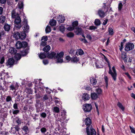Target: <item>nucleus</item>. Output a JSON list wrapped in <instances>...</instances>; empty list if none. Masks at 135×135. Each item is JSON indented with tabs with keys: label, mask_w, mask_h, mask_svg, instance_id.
Masks as SVG:
<instances>
[{
	"label": "nucleus",
	"mask_w": 135,
	"mask_h": 135,
	"mask_svg": "<svg viewBox=\"0 0 135 135\" xmlns=\"http://www.w3.org/2000/svg\"><path fill=\"white\" fill-rule=\"evenodd\" d=\"M85 124L87 126H89L91 124V122L90 119L88 117H87L85 119Z\"/></svg>",
	"instance_id": "obj_18"
},
{
	"label": "nucleus",
	"mask_w": 135,
	"mask_h": 135,
	"mask_svg": "<svg viewBox=\"0 0 135 135\" xmlns=\"http://www.w3.org/2000/svg\"><path fill=\"white\" fill-rule=\"evenodd\" d=\"M117 105L119 108L121 109L123 111H124V108L120 103L118 102L117 104Z\"/></svg>",
	"instance_id": "obj_32"
},
{
	"label": "nucleus",
	"mask_w": 135,
	"mask_h": 135,
	"mask_svg": "<svg viewBox=\"0 0 135 135\" xmlns=\"http://www.w3.org/2000/svg\"><path fill=\"white\" fill-rule=\"evenodd\" d=\"M40 101L38 100H36V106L37 107H39L38 106L39 105H40V108H42L43 107V105L41 103H40Z\"/></svg>",
	"instance_id": "obj_34"
},
{
	"label": "nucleus",
	"mask_w": 135,
	"mask_h": 135,
	"mask_svg": "<svg viewBox=\"0 0 135 135\" xmlns=\"http://www.w3.org/2000/svg\"><path fill=\"white\" fill-rule=\"evenodd\" d=\"M43 99L44 101L47 100L48 99V97L47 95H45L43 98Z\"/></svg>",
	"instance_id": "obj_60"
},
{
	"label": "nucleus",
	"mask_w": 135,
	"mask_h": 135,
	"mask_svg": "<svg viewBox=\"0 0 135 135\" xmlns=\"http://www.w3.org/2000/svg\"><path fill=\"white\" fill-rule=\"evenodd\" d=\"M15 122L18 125L20 124L21 123V120L20 118L18 117H16L15 119Z\"/></svg>",
	"instance_id": "obj_30"
},
{
	"label": "nucleus",
	"mask_w": 135,
	"mask_h": 135,
	"mask_svg": "<svg viewBox=\"0 0 135 135\" xmlns=\"http://www.w3.org/2000/svg\"><path fill=\"white\" fill-rule=\"evenodd\" d=\"M91 97L92 99L95 100L98 98V96L96 93H91Z\"/></svg>",
	"instance_id": "obj_24"
},
{
	"label": "nucleus",
	"mask_w": 135,
	"mask_h": 135,
	"mask_svg": "<svg viewBox=\"0 0 135 135\" xmlns=\"http://www.w3.org/2000/svg\"><path fill=\"white\" fill-rule=\"evenodd\" d=\"M124 73V74L130 79L131 80V77L128 72Z\"/></svg>",
	"instance_id": "obj_56"
},
{
	"label": "nucleus",
	"mask_w": 135,
	"mask_h": 135,
	"mask_svg": "<svg viewBox=\"0 0 135 135\" xmlns=\"http://www.w3.org/2000/svg\"><path fill=\"white\" fill-rule=\"evenodd\" d=\"M27 54V52L25 50H23L21 52V55L24 56L26 55Z\"/></svg>",
	"instance_id": "obj_44"
},
{
	"label": "nucleus",
	"mask_w": 135,
	"mask_h": 135,
	"mask_svg": "<svg viewBox=\"0 0 135 135\" xmlns=\"http://www.w3.org/2000/svg\"><path fill=\"white\" fill-rule=\"evenodd\" d=\"M123 6V4L122 3H119L118 5V9L119 10H120L122 8Z\"/></svg>",
	"instance_id": "obj_55"
},
{
	"label": "nucleus",
	"mask_w": 135,
	"mask_h": 135,
	"mask_svg": "<svg viewBox=\"0 0 135 135\" xmlns=\"http://www.w3.org/2000/svg\"><path fill=\"white\" fill-rule=\"evenodd\" d=\"M97 81L96 79L94 77H91L90 79V83L93 85H95L97 83Z\"/></svg>",
	"instance_id": "obj_16"
},
{
	"label": "nucleus",
	"mask_w": 135,
	"mask_h": 135,
	"mask_svg": "<svg viewBox=\"0 0 135 135\" xmlns=\"http://www.w3.org/2000/svg\"><path fill=\"white\" fill-rule=\"evenodd\" d=\"M29 29V27L28 25H24V31L26 32H28Z\"/></svg>",
	"instance_id": "obj_31"
},
{
	"label": "nucleus",
	"mask_w": 135,
	"mask_h": 135,
	"mask_svg": "<svg viewBox=\"0 0 135 135\" xmlns=\"http://www.w3.org/2000/svg\"><path fill=\"white\" fill-rule=\"evenodd\" d=\"M43 63L45 65L49 63L48 61L47 60H44L43 61Z\"/></svg>",
	"instance_id": "obj_61"
},
{
	"label": "nucleus",
	"mask_w": 135,
	"mask_h": 135,
	"mask_svg": "<svg viewBox=\"0 0 135 135\" xmlns=\"http://www.w3.org/2000/svg\"><path fill=\"white\" fill-rule=\"evenodd\" d=\"M39 57L41 59H43L46 57H47L46 56V53L44 52L43 53H41L40 54H38Z\"/></svg>",
	"instance_id": "obj_21"
},
{
	"label": "nucleus",
	"mask_w": 135,
	"mask_h": 135,
	"mask_svg": "<svg viewBox=\"0 0 135 135\" xmlns=\"http://www.w3.org/2000/svg\"><path fill=\"white\" fill-rule=\"evenodd\" d=\"M96 91L98 94H100L102 93V90L101 89L98 88L96 89Z\"/></svg>",
	"instance_id": "obj_47"
},
{
	"label": "nucleus",
	"mask_w": 135,
	"mask_h": 135,
	"mask_svg": "<svg viewBox=\"0 0 135 135\" xmlns=\"http://www.w3.org/2000/svg\"><path fill=\"white\" fill-rule=\"evenodd\" d=\"M109 73L110 74L113 79L114 81H115L116 80V77L117 76V73L116 70L115 69V67L114 66L112 68V69L113 72L111 69V67L109 65Z\"/></svg>",
	"instance_id": "obj_2"
},
{
	"label": "nucleus",
	"mask_w": 135,
	"mask_h": 135,
	"mask_svg": "<svg viewBox=\"0 0 135 135\" xmlns=\"http://www.w3.org/2000/svg\"><path fill=\"white\" fill-rule=\"evenodd\" d=\"M83 108L84 112H89L92 109V107L91 104L86 103L83 105Z\"/></svg>",
	"instance_id": "obj_6"
},
{
	"label": "nucleus",
	"mask_w": 135,
	"mask_h": 135,
	"mask_svg": "<svg viewBox=\"0 0 135 135\" xmlns=\"http://www.w3.org/2000/svg\"><path fill=\"white\" fill-rule=\"evenodd\" d=\"M20 128L17 126H13L11 128L10 131L11 133L15 134L17 131H18Z\"/></svg>",
	"instance_id": "obj_9"
},
{
	"label": "nucleus",
	"mask_w": 135,
	"mask_h": 135,
	"mask_svg": "<svg viewBox=\"0 0 135 135\" xmlns=\"http://www.w3.org/2000/svg\"><path fill=\"white\" fill-rule=\"evenodd\" d=\"M21 55L18 53L15 54V58L17 60H19L21 58Z\"/></svg>",
	"instance_id": "obj_37"
},
{
	"label": "nucleus",
	"mask_w": 135,
	"mask_h": 135,
	"mask_svg": "<svg viewBox=\"0 0 135 135\" xmlns=\"http://www.w3.org/2000/svg\"><path fill=\"white\" fill-rule=\"evenodd\" d=\"M134 45L133 43L128 42L126 44L125 46V50L128 51L134 49Z\"/></svg>",
	"instance_id": "obj_7"
},
{
	"label": "nucleus",
	"mask_w": 135,
	"mask_h": 135,
	"mask_svg": "<svg viewBox=\"0 0 135 135\" xmlns=\"http://www.w3.org/2000/svg\"><path fill=\"white\" fill-rule=\"evenodd\" d=\"M24 31L21 32L20 33L19 36V39L21 40H23L25 39L26 37V35Z\"/></svg>",
	"instance_id": "obj_17"
},
{
	"label": "nucleus",
	"mask_w": 135,
	"mask_h": 135,
	"mask_svg": "<svg viewBox=\"0 0 135 135\" xmlns=\"http://www.w3.org/2000/svg\"><path fill=\"white\" fill-rule=\"evenodd\" d=\"M59 28L60 30L62 32L64 31L65 30L64 27L62 25L60 26L59 27Z\"/></svg>",
	"instance_id": "obj_52"
},
{
	"label": "nucleus",
	"mask_w": 135,
	"mask_h": 135,
	"mask_svg": "<svg viewBox=\"0 0 135 135\" xmlns=\"http://www.w3.org/2000/svg\"><path fill=\"white\" fill-rule=\"evenodd\" d=\"M95 65L96 66V67L97 68H102L103 67V65H98V64L97 63H95Z\"/></svg>",
	"instance_id": "obj_62"
},
{
	"label": "nucleus",
	"mask_w": 135,
	"mask_h": 135,
	"mask_svg": "<svg viewBox=\"0 0 135 135\" xmlns=\"http://www.w3.org/2000/svg\"><path fill=\"white\" fill-rule=\"evenodd\" d=\"M64 53L63 52H61L59 53H57L56 55V53L54 52H52L49 53H47L46 56L47 57L50 59H52L54 58L56 60V62L59 63H62L63 62V59Z\"/></svg>",
	"instance_id": "obj_1"
},
{
	"label": "nucleus",
	"mask_w": 135,
	"mask_h": 135,
	"mask_svg": "<svg viewBox=\"0 0 135 135\" xmlns=\"http://www.w3.org/2000/svg\"><path fill=\"white\" fill-rule=\"evenodd\" d=\"M40 130L42 133L44 134L46 131L47 130L46 128L43 127Z\"/></svg>",
	"instance_id": "obj_51"
},
{
	"label": "nucleus",
	"mask_w": 135,
	"mask_h": 135,
	"mask_svg": "<svg viewBox=\"0 0 135 135\" xmlns=\"http://www.w3.org/2000/svg\"><path fill=\"white\" fill-rule=\"evenodd\" d=\"M56 21L54 20H51L49 22L50 25L52 26H54L56 25Z\"/></svg>",
	"instance_id": "obj_25"
},
{
	"label": "nucleus",
	"mask_w": 135,
	"mask_h": 135,
	"mask_svg": "<svg viewBox=\"0 0 135 135\" xmlns=\"http://www.w3.org/2000/svg\"><path fill=\"white\" fill-rule=\"evenodd\" d=\"M52 110L53 112L55 113H58L60 112L59 108L56 106L54 107Z\"/></svg>",
	"instance_id": "obj_27"
},
{
	"label": "nucleus",
	"mask_w": 135,
	"mask_h": 135,
	"mask_svg": "<svg viewBox=\"0 0 135 135\" xmlns=\"http://www.w3.org/2000/svg\"><path fill=\"white\" fill-rule=\"evenodd\" d=\"M65 20V18L64 16L59 15L57 16V20L59 23L63 22Z\"/></svg>",
	"instance_id": "obj_13"
},
{
	"label": "nucleus",
	"mask_w": 135,
	"mask_h": 135,
	"mask_svg": "<svg viewBox=\"0 0 135 135\" xmlns=\"http://www.w3.org/2000/svg\"><path fill=\"white\" fill-rule=\"evenodd\" d=\"M13 114L14 115H17L20 112V110L18 109H16L15 110L12 109Z\"/></svg>",
	"instance_id": "obj_41"
},
{
	"label": "nucleus",
	"mask_w": 135,
	"mask_h": 135,
	"mask_svg": "<svg viewBox=\"0 0 135 135\" xmlns=\"http://www.w3.org/2000/svg\"><path fill=\"white\" fill-rule=\"evenodd\" d=\"M7 0H0V3L2 4H4L6 2Z\"/></svg>",
	"instance_id": "obj_64"
},
{
	"label": "nucleus",
	"mask_w": 135,
	"mask_h": 135,
	"mask_svg": "<svg viewBox=\"0 0 135 135\" xmlns=\"http://www.w3.org/2000/svg\"><path fill=\"white\" fill-rule=\"evenodd\" d=\"M23 25H28L27 20L24 18L23 21Z\"/></svg>",
	"instance_id": "obj_58"
},
{
	"label": "nucleus",
	"mask_w": 135,
	"mask_h": 135,
	"mask_svg": "<svg viewBox=\"0 0 135 135\" xmlns=\"http://www.w3.org/2000/svg\"><path fill=\"white\" fill-rule=\"evenodd\" d=\"M109 33L110 35H113V31L112 28H109L108 29Z\"/></svg>",
	"instance_id": "obj_42"
},
{
	"label": "nucleus",
	"mask_w": 135,
	"mask_h": 135,
	"mask_svg": "<svg viewBox=\"0 0 135 135\" xmlns=\"http://www.w3.org/2000/svg\"><path fill=\"white\" fill-rule=\"evenodd\" d=\"M11 28V25L8 24L7 23L4 24L3 28L4 30L6 32H9Z\"/></svg>",
	"instance_id": "obj_10"
},
{
	"label": "nucleus",
	"mask_w": 135,
	"mask_h": 135,
	"mask_svg": "<svg viewBox=\"0 0 135 135\" xmlns=\"http://www.w3.org/2000/svg\"><path fill=\"white\" fill-rule=\"evenodd\" d=\"M129 128L131 130V132L132 133L135 134V130L134 128H132L131 126H129Z\"/></svg>",
	"instance_id": "obj_54"
},
{
	"label": "nucleus",
	"mask_w": 135,
	"mask_h": 135,
	"mask_svg": "<svg viewBox=\"0 0 135 135\" xmlns=\"http://www.w3.org/2000/svg\"><path fill=\"white\" fill-rule=\"evenodd\" d=\"M65 60L64 61H63V62H68L70 60H71V58L69 56H67L65 57Z\"/></svg>",
	"instance_id": "obj_35"
},
{
	"label": "nucleus",
	"mask_w": 135,
	"mask_h": 135,
	"mask_svg": "<svg viewBox=\"0 0 135 135\" xmlns=\"http://www.w3.org/2000/svg\"><path fill=\"white\" fill-rule=\"evenodd\" d=\"M87 135H96V132L94 129L92 127L88 126L86 128Z\"/></svg>",
	"instance_id": "obj_5"
},
{
	"label": "nucleus",
	"mask_w": 135,
	"mask_h": 135,
	"mask_svg": "<svg viewBox=\"0 0 135 135\" xmlns=\"http://www.w3.org/2000/svg\"><path fill=\"white\" fill-rule=\"evenodd\" d=\"M82 98L84 101H86L89 100L90 98V97L88 94L84 93L83 94Z\"/></svg>",
	"instance_id": "obj_15"
},
{
	"label": "nucleus",
	"mask_w": 135,
	"mask_h": 135,
	"mask_svg": "<svg viewBox=\"0 0 135 135\" xmlns=\"http://www.w3.org/2000/svg\"><path fill=\"white\" fill-rule=\"evenodd\" d=\"M40 116L42 118H45L46 117L47 115L45 113L43 112L40 114Z\"/></svg>",
	"instance_id": "obj_53"
},
{
	"label": "nucleus",
	"mask_w": 135,
	"mask_h": 135,
	"mask_svg": "<svg viewBox=\"0 0 135 135\" xmlns=\"http://www.w3.org/2000/svg\"><path fill=\"white\" fill-rule=\"evenodd\" d=\"M20 33L18 32H14L13 34V37L16 39H19Z\"/></svg>",
	"instance_id": "obj_28"
},
{
	"label": "nucleus",
	"mask_w": 135,
	"mask_h": 135,
	"mask_svg": "<svg viewBox=\"0 0 135 135\" xmlns=\"http://www.w3.org/2000/svg\"><path fill=\"white\" fill-rule=\"evenodd\" d=\"M74 28H75L73 26L72 27L70 26L68 28V30L69 31H71L74 30Z\"/></svg>",
	"instance_id": "obj_57"
},
{
	"label": "nucleus",
	"mask_w": 135,
	"mask_h": 135,
	"mask_svg": "<svg viewBox=\"0 0 135 135\" xmlns=\"http://www.w3.org/2000/svg\"><path fill=\"white\" fill-rule=\"evenodd\" d=\"M51 31V30L50 26H47L45 29L46 32V33L50 32Z\"/></svg>",
	"instance_id": "obj_39"
},
{
	"label": "nucleus",
	"mask_w": 135,
	"mask_h": 135,
	"mask_svg": "<svg viewBox=\"0 0 135 135\" xmlns=\"http://www.w3.org/2000/svg\"><path fill=\"white\" fill-rule=\"evenodd\" d=\"M22 129L25 132V134H27L28 131V128L26 126H24L23 127Z\"/></svg>",
	"instance_id": "obj_36"
},
{
	"label": "nucleus",
	"mask_w": 135,
	"mask_h": 135,
	"mask_svg": "<svg viewBox=\"0 0 135 135\" xmlns=\"http://www.w3.org/2000/svg\"><path fill=\"white\" fill-rule=\"evenodd\" d=\"M71 61L74 62H77L79 61V59L77 57H74L71 58Z\"/></svg>",
	"instance_id": "obj_40"
},
{
	"label": "nucleus",
	"mask_w": 135,
	"mask_h": 135,
	"mask_svg": "<svg viewBox=\"0 0 135 135\" xmlns=\"http://www.w3.org/2000/svg\"><path fill=\"white\" fill-rule=\"evenodd\" d=\"M19 86L17 83H13L9 86V90L14 91V92H15L18 89Z\"/></svg>",
	"instance_id": "obj_8"
},
{
	"label": "nucleus",
	"mask_w": 135,
	"mask_h": 135,
	"mask_svg": "<svg viewBox=\"0 0 135 135\" xmlns=\"http://www.w3.org/2000/svg\"><path fill=\"white\" fill-rule=\"evenodd\" d=\"M76 53L80 55L83 54L84 52L81 49H79L76 52Z\"/></svg>",
	"instance_id": "obj_38"
},
{
	"label": "nucleus",
	"mask_w": 135,
	"mask_h": 135,
	"mask_svg": "<svg viewBox=\"0 0 135 135\" xmlns=\"http://www.w3.org/2000/svg\"><path fill=\"white\" fill-rule=\"evenodd\" d=\"M23 2H19L18 4V8L20 9H23Z\"/></svg>",
	"instance_id": "obj_29"
},
{
	"label": "nucleus",
	"mask_w": 135,
	"mask_h": 135,
	"mask_svg": "<svg viewBox=\"0 0 135 135\" xmlns=\"http://www.w3.org/2000/svg\"><path fill=\"white\" fill-rule=\"evenodd\" d=\"M67 36L69 37H72L74 36V34L72 32H70L67 34Z\"/></svg>",
	"instance_id": "obj_43"
},
{
	"label": "nucleus",
	"mask_w": 135,
	"mask_h": 135,
	"mask_svg": "<svg viewBox=\"0 0 135 135\" xmlns=\"http://www.w3.org/2000/svg\"><path fill=\"white\" fill-rule=\"evenodd\" d=\"M122 58L124 62L127 61V58L126 53L124 52L122 53Z\"/></svg>",
	"instance_id": "obj_19"
},
{
	"label": "nucleus",
	"mask_w": 135,
	"mask_h": 135,
	"mask_svg": "<svg viewBox=\"0 0 135 135\" xmlns=\"http://www.w3.org/2000/svg\"><path fill=\"white\" fill-rule=\"evenodd\" d=\"M97 27L94 26H91L89 27V28L88 29L90 30H94L97 28Z\"/></svg>",
	"instance_id": "obj_50"
},
{
	"label": "nucleus",
	"mask_w": 135,
	"mask_h": 135,
	"mask_svg": "<svg viewBox=\"0 0 135 135\" xmlns=\"http://www.w3.org/2000/svg\"><path fill=\"white\" fill-rule=\"evenodd\" d=\"M50 46L49 45H47L44 48L43 50L45 52H46L47 53L50 50Z\"/></svg>",
	"instance_id": "obj_26"
},
{
	"label": "nucleus",
	"mask_w": 135,
	"mask_h": 135,
	"mask_svg": "<svg viewBox=\"0 0 135 135\" xmlns=\"http://www.w3.org/2000/svg\"><path fill=\"white\" fill-rule=\"evenodd\" d=\"M4 61L5 59L4 56L0 58V63L1 64H2L4 62Z\"/></svg>",
	"instance_id": "obj_49"
},
{
	"label": "nucleus",
	"mask_w": 135,
	"mask_h": 135,
	"mask_svg": "<svg viewBox=\"0 0 135 135\" xmlns=\"http://www.w3.org/2000/svg\"><path fill=\"white\" fill-rule=\"evenodd\" d=\"M14 21L15 24V27L16 28L19 29L22 27L21 24V20L20 16L15 18Z\"/></svg>",
	"instance_id": "obj_3"
},
{
	"label": "nucleus",
	"mask_w": 135,
	"mask_h": 135,
	"mask_svg": "<svg viewBox=\"0 0 135 135\" xmlns=\"http://www.w3.org/2000/svg\"><path fill=\"white\" fill-rule=\"evenodd\" d=\"M27 45V43L25 41H23L21 42L20 41H18L17 42L15 46L16 49H19L21 48H25Z\"/></svg>",
	"instance_id": "obj_4"
},
{
	"label": "nucleus",
	"mask_w": 135,
	"mask_h": 135,
	"mask_svg": "<svg viewBox=\"0 0 135 135\" xmlns=\"http://www.w3.org/2000/svg\"><path fill=\"white\" fill-rule=\"evenodd\" d=\"M76 30L75 32L77 35H81L83 33V31L82 29L80 27H78L76 28Z\"/></svg>",
	"instance_id": "obj_11"
},
{
	"label": "nucleus",
	"mask_w": 135,
	"mask_h": 135,
	"mask_svg": "<svg viewBox=\"0 0 135 135\" xmlns=\"http://www.w3.org/2000/svg\"><path fill=\"white\" fill-rule=\"evenodd\" d=\"M12 100V98L10 96H7L6 98V101L7 102H9Z\"/></svg>",
	"instance_id": "obj_46"
},
{
	"label": "nucleus",
	"mask_w": 135,
	"mask_h": 135,
	"mask_svg": "<svg viewBox=\"0 0 135 135\" xmlns=\"http://www.w3.org/2000/svg\"><path fill=\"white\" fill-rule=\"evenodd\" d=\"M94 23L96 25L99 26L101 24L100 21L99 19H96L95 20Z\"/></svg>",
	"instance_id": "obj_33"
},
{
	"label": "nucleus",
	"mask_w": 135,
	"mask_h": 135,
	"mask_svg": "<svg viewBox=\"0 0 135 135\" xmlns=\"http://www.w3.org/2000/svg\"><path fill=\"white\" fill-rule=\"evenodd\" d=\"M78 24V21H76L72 23V26H73L74 28L75 27L77 26Z\"/></svg>",
	"instance_id": "obj_45"
},
{
	"label": "nucleus",
	"mask_w": 135,
	"mask_h": 135,
	"mask_svg": "<svg viewBox=\"0 0 135 135\" xmlns=\"http://www.w3.org/2000/svg\"><path fill=\"white\" fill-rule=\"evenodd\" d=\"M15 62V61L13 58H9L7 62L6 63L7 65H12Z\"/></svg>",
	"instance_id": "obj_14"
},
{
	"label": "nucleus",
	"mask_w": 135,
	"mask_h": 135,
	"mask_svg": "<svg viewBox=\"0 0 135 135\" xmlns=\"http://www.w3.org/2000/svg\"><path fill=\"white\" fill-rule=\"evenodd\" d=\"M98 13L99 16L101 18H103L104 17L105 13L101 10L99 9L98 10Z\"/></svg>",
	"instance_id": "obj_20"
},
{
	"label": "nucleus",
	"mask_w": 135,
	"mask_h": 135,
	"mask_svg": "<svg viewBox=\"0 0 135 135\" xmlns=\"http://www.w3.org/2000/svg\"><path fill=\"white\" fill-rule=\"evenodd\" d=\"M48 40L47 37V36H44L42 37L41 40L44 41H46Z\"/></svg>",
	"instance_id": "obj_48"
},
{
	"label": "nucleus",
	"mask_w": 135,
	"mask_h": 135,
	"mask_svg": "<svg viewBox=\"0 0 135 135\" xmlns=\"http://www.w3.org/2000/svg\"><path fill=\"white\" fill-rule=\"evenodd\" d=\"M84 88L85 90H89L91 89V88L88 85L86 86Z\"/></svg>",
	"instance_id": "obj_63"
},
{
	"label": "nucleus",
	"mask_w": 135,
	"mask_h": 135,
	"mask_svg": "<svg viewBox=\"0 0 135 135\" xmlns=\"http://www.w3.org/2000/svg\"><path fill=\"white\" fill-rule=\"evenodd\" d=\"M11 14L12 18L13 19H15L19 16V14L16 13L15 9L12 11Z\"/></svg>",
	"instance_id": "obj_12"
},
{
	"label": "nucleus",
	"mask_w": 135,
	"mask_h": 135,
	"mask_svg": "<svg viewBox=\"0 0 135 135\" xmlns=\"http://www.w3.org/2000/svg\"><path fill=\"white\" fill-rule=\"evenodd\" d=\"M6 17L3 15L1 16H0V23L3 24L5 22Z\"/></svg>",
	"instance_id": "obj_22"
},
{
	"label": "nucleus",
	"mask_w": 135,
	"mask_h": 135,
	"mask_svg": "<svg viewBox=\"0 0 135 135\" xmlns=\"http://www.w3.org/2000/svg\"><path fill=\"white\" fill-rule=\"evenodd\" d=\"M9 52L11 54L14 55L17 52V50L15 48L11 47L9 49Z\"/></svg>",
	"instance_id": "obj_23"
},
{
	"label": "nucleus",
	"mask_w": 135,
	"mask_h": 135,
	"mask_svg": "<svg viewBox=\"0 0 135 135\" xmlns=\"http://www.w3.org/2000/svg\"><path fill=\"white\" fill-rule=\"evenodd\" d=\"M13 108L15 109H18V108L17 107V104L16 103H15L13 105Z\"/></svg>",
	"instance_id": "obj_59"
}]
</instances>
